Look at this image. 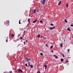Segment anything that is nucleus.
Returning <instances> with one entry per match:
<instances>
[{"label": "nucleus", "instance_id": "1", "mask_svg": "<svg viewBox=\"0 0 73 73\" xmlns=\"http://www.w3.org/2000/svg\"><path fill=\"white\" fill-rule=\"evenodd\" d=\"M5 25H8V24H9V21H6L5 23Z\"/></svg>", "mask_w": 73, "mask_h": 73}, {"label": "nucleus", "instance_id": "2", "mask_svg": "<svg viewBox=\"0 0 73 73\" xmlns=\"http://www.w3.org/2000/svg\"><path fill=\"white\" fill-rule=\"evenodd\" d=\"M18 70L19 73L20 72H21L22 73H23V72L22 70L20 69V68H19V69H18Z\"/></svg>", "mask_w": 73, "mask_h": 73}, {"label": "nucleus", "instance_id": "3", "mask_svg": "<svg viewBox=\"0 0 73 73\" xmlns=\"http://www.w3.org/2000/svg\"><path fill=\"white\" fill-rule=\"evenodd\" d=\"M45 0H43V1H42V3L43 5H44L45 4Z\"/></svg>", "mask_w": 73, "mask_h": 73}, {"label": "nucleus", "instance_id": "4", "mask_svg": "<svg viewBox=\"0 0 73 73\" xmlns=\"http://www.w3.org/2000/svg\"><path fill=\"white\" fill-rule=\"evenodd\" d=\"M25 59H26L27 60V61H30L31 59L29 58H25Z\"/></svg>", "mask_w": 73, "mask_h": 73}, {"label": "nucleus", "instance_id": "5", "mask_svg": "<svg viewBox=\"0 0 73 73\" xmlns=\"http://www.w3.org/2000/svg\"><path fill=\"white\" fill-rule=\"evenodd\" d=\"M44 67L45 68V69H46V68H47V65H44Z\"/></svg>", "mask_w": 73, "mask_h": 73}, {"label": "nucleus", "instance_id": "6", "mask_svg": "<svg viewBox=\"0 0 73 73\" xmlns=\"http://www.w3.org/2000/svg\"><path fill=\"white\" fill-rule=\"evenodd\" d=\"M54 57L56 58H58V57L57 56H56L55 55H54Z\"/></svg>", "mask_w": 73, "mask_h": 73}, {"label": "nucleus", "instance_id": "7", "mask_svg": "<svg viewBox=\"0 0 73 73\" xmlns=\"http://www.w3.org/2000/svg\"><path fill=\"white\" fill-rule=\"evenodd\" d=\"M67 31H71V30H70V29L69 28H68L67 29Z\"/></svg>", "mask_w": 73, "mask_h": 73}, {"label": "nucleus", "instance_id": "8", "mask_svg": "<svg viewBox=\"0 0 73 73\" xmlns=\"http://www.w3.org/2000/svg\"><path fill=\"white\" fill-rule=\"evenodd\" d=\"M68 5H69L68 3H67L66 6V8H68Z\"/></svg>", "mask_w": 73, "mask_h": 73}, {"label": "nucleus", "instance_id": "9", "mask_svg": "<svg viewBox=\"0 0 73 73\" xmlns=\"http://www.w3.org/2000/svg\"><path fill=\"white\" fill-rule=\"evenodd\" d=\"M30 66L31 68H33V65H30Z\"/></svg>", "mask_w": 73, "mask_h": 73}, {"label": "nucleus", "instance_id": "10", "mask_svg": "<svg viewBox=\"0 0 73 73\" xmlns=\"http://www.w3.org/2000/svg\"><path fill=\"white\" fill-rule=\"evenodd\" d=\"M48 28H49V29H50L51 30L53 29V27H48Z\"/></svg>", "mask_w": 73, "mask_h": 73}, {"label": "nucleus", "instance_id": "11", "mask_svg": "<svg viewBox=\"0 0 73 73\" xmlns=\"http://www.w3.org/2000/svg\"><path fill=\"white\" fill-rule=\"evenodd\" d=\"M37 37H38V38H40V35L39 34L37 36Z\"/></svg>", "mask_w": 73, "mask_h": 73}, {"label": "nucleus", "instance_id": "12", "mask_svg": "<svg viewBox=\"0 0 73 73\" xmlns=\"http://www.w3.org/2000/svg\"><path fill=\"white\" fill-rule=\"evenodd\" d=\"M61 1H60L59 3H58V5H60V4H61Z\"/></svg>", "mask_w": 73, "mask_h": 73}, {"label": "nucleus", "instance_id": "13", "mask_svg": "<svg viewBox=\"0 0 73 73\" xmlns=\"http://www.w3.org/2000/svg\"><path fill=\"white\" fill-rule=\"evenodd\" d=\"M53 45H51V47H50V49H52L53 48Z\"/></svg>", "mask_w": 73, "mask_h": 73}, {"label": "nucleus", "instance_id": "14", "mask_svg": "<svg viewBox=\"0 0 73 73\" xmlns=\"http://www.w3.org/2000/svg\"><path fill=\"white\" fill-rule=\"evenodd\" d=\"M36 20H35V21H33V23H36Z\"/></svg>", "mask_w": 73, "mask_h": 73}, {"label": "nucleus", "instance_id": "15", "mask_svg": "<svg viewBox=\"0 0 73 73\" xmlns=\"http://www.w3.org/2000/svg\"><path fill=\"white\" fill-rule=\"evenodd\" d=\"M36 10H35V9H34V13H35V12H36Z\"/></svg>", "mask_w": 73, "mask_h": 73}, {"label": "nucleus", "instance_id": "16", "mask_svg": "<svg viewBox=\"0 0 73 73\" xmlns=\"http://www.w3.org/2000/svg\"><path fill=\"white\" fill-rule=\"evenodd\" d=\"M28 22L29 23H30V19H28Z\"/></svg>", "mask_w": 73, "mask_h": 73}, {"label": "nucleus", "instance_id": "17", "mask_svg": "<svg viewBox=\"0 0 73 73\" xmlns=\"http://www.w3.org/2000/svg\"><path fill=\"white\" fill-rule=\"evenodd\" d=\"M65 22V23H68V21H66V19H65L64 20Z\"/></svg>", "mask_w": 73, "mask_h": 73}, {"label": "nucleus", "instance_id": "18", "mask_svg": "<svg viewBox=\"0 0 73 73\" xmlns=\"http://www.w3.org/2000/svg\"><path fill=\"white\" fill-rule=\"evenodd\" d=\"M21 21V20H19V24H21V22H20Z\"/></svg>", "mask_w": 73, "mask_h": 73}, {"label": "nucleus", "instance_id": "19", "mask_svg": "<svg viewBox=\"0 0 73 73\" xmlns=\"http://www.w3.org/2000/svg\"><path fill=\"white\" fill-rule=\"evenodd\" d=\"M40 23H42H42H43V22H42V21L41 20L40 21Z\"/></svg>", "mask_w": 73, "mask_h": 73}, {"label": "nucleus", "instance_id": "20", "mask_svg": "<svg viewBox=\"0 0 73 73\" xmlns=\"http://www.w3.org/2000/svg\"><path fill=\"white\" fill-rule=\"evenodd\" d=\"M60 47H62V44L61 43L60 44Z\"/></svg>", "mask_w": 73, "mask_h": 73}, {"label": "nucleus", "instance_id": "21", "mask_svg": "<svg viewBox=\"0 0 73 73\" xmlns=\"http://www.w3.org/2000/svg\"><path fill=\"white\" fill-rule=\"evenodd\" d=\"M28 66H30V62H28Z\"/></svg>", "mask_w": 73, "mask_h": 73}, {"label": "nucleus", "instance_id": "22", "mask_svg": "<svg viewBox=\"0 0 73 73\" xmlns=\"http://www.w3.org/2000/svg\"><path fill=\"white\" fill-rule=\"evenodd\" d=\"M50 25L52 26H53V25H53V24H52V23H51L50 24Z\"/></svg>", "mask_w": 73, "mask_h": 73}, {"label": "nucleus", "instance_id": "23", "mask_svg": "<svg viewBox=\"0 0 73 73\" xmlns=\"http://www.w3.org/2000/svg\"><path fill=\"white\" fill-rule=\"evenodd\" d=\"M40 54L41 56H42L43 55V54L42 53H41Z\"/></svg>", "mask_w": 73, "mask_h": 73}, {"label": "nucleus", "instance_id": "24", "mask_svg": "<svg viewBox=\"0 0 73 73\" xmlns=\"http://www.w3.org/2000/svg\"><path fill=\"white\" fill-rule=\"evenodd\" d=\"M61 61H64V59H61Z\"/></svg>", "mask_w": 73, "mask_h": 73}, {"label": "nucleus", "instance_id": "25", "mask_svg": "<svg viewBox=\"0 0 73 73\" xmlns=\"http://www.w3.org/2000/svg\"><path fill=\"white\" fill-rule=\"evenodd\" d=\"M20 38H21V40H23V37H22L21 36Z\"/></svg>", "mask_w": 73, "mask_h": 73}, {"label": "nucleus", "instance_id": "26", "mask_svg": "<svg viewBox=\"0 0 73 73\" xmlns=\"http://www.w3.org/2000/svg\"><path fill=\"white\" fill-rule=\"evenodd\" d=\"M13 36H14V35H13V34H12L11 36L12 37H13Z\"/></svg>", "mask_w": 73, "mask_h": 73}, {"label": "nucleus", "instance_id": "27", "mask_svg": "<svg viewBox=\"0 0 73 73\" xmlns=\"http://www.w3.org/2000/svg\"><path fill=\"white\" fill-rule=\"evenodd\" d=\"M25 66H26L27 67H28V65H27V64L26 63L25 64Z\"/></svg>", "mask_w": 73, "mask_h": 73}, {"label": "nucleus", "instance_id": "28", "mask_svg": "<svg viewBox=\"0 0 73 73\" xmlns=\"http://www.w3.org/2000/svg\"><path fill=\"white\" fill-rule=\"evenodd\" d=\"M6 41L7 42H8V39H6Z\"/></svg>", "mask_w": 73, "mask_h": 73}, {"label": "nucleus", "instance_id": "29", "mask_svg": "<svg viewBox=\"0 0 73 73\" xmlns=\"http://www.w3.org/2000/svg\"><path fill=\"white\" fill-rule=\"evenodd\" d=\"M46 46H47V47H48V46H49L48 45V44H46L45 45Z\"/></svg>", "mask_w": 73, "mask_h": 73}, {"label": "nucleus", "instance_id": "30", "mask_svg": "<svg viewBox=\"0 0 73 73\" xmlns=\"http://www.w3.org/2000/svg\"><path fill=\"white\" fill-rule=\"evenodd\" d=\"M68 52H69V51H70V49H68Z\"/></svg>", "mask_w": 73, "mask_h": 73}, {"label": "nucleus", "instance_id": "31", "mask_svg": "<svg viewBox=\"0 0 73 73\" xmlns=\"http://www.w3.org/2000/svg\"><path fill=\"white\" fill-rule=\"evenodd\" d=\"M36 73H40V71H38V72H37Z\"/></svg>", "mask_w": 73, "mask_h": 73}, {"label": "nucleus", "instance_id": "32", "mask_svg": "<svg viewBox=\"0 0 73 73\" xmlns=\"http://www.w3.org/2000/svg\"><path fill=\"white\" fill-rule=\"evenodd\" d=\"M53 29H54V28H55V27L53 26V27H52Z\"/></svg>", "mask_w": 73, "mask_h": 73}, {"label": "nucleus", "instance_id": "33", "mask_svg": "<svg viewBox=\"0 0 73 73\" xmlns=\"http://www.w3.org/2000/svg\"><path fill=\"white\" fill-rule=\"evenodd\" d=\"M70 26L71 27H73V25H70Z\"/></svg>", "mask_w": 73, "mask_h": 73}, {"label": "nucleus", "instance_id": "34", "mask_svg": "<svg viewBox=\"0 0 73 73\" xmlns=\"http://www.w3.org/2000/svg\"><path fill=\"white\" fill-rule=\"evenodd\" d=\"M69 62V61H68V60H67V61H66V63L67 62Z\"/></svg>", "mask_w": 73, "mask_h": 73}, {"label": "nucleus", "instance_id": "35", "mask_svg": "<svg viewBox=\"0 0 73 73\" xmlns=\"http://www.w3.org/2000/svg\"><path fill=\"white\" fill-rule=\"evenodd\" d=\"M44 39H46V38L45 37H43Z\"/></svg>", "mask_w": 73, "mask_h": 73}, {"label": "nucleus", "instance_id": "36", "mask_svg": "<svg viewBox=\"0 0 73 73\" xmlns=\"http://www.w3.org/2000/svg\"><path fill=\"white\" fill-rule=\"evenodd\" d=\"M62 55L63 56V57H65V56H64V54H62Z\"/></svg>", "mask_w": 73, "mask_h": 73}, {"label": "nucleus", "instance_id": "37", "mask_svg": "<svg viewBox=\"0 0 73 73\" xmlns=\"http://www.w3.org/2000/svg\"><path fill=\"white\" fill-rule=\"evenodd\" d=\"M24 45H25V42H24Z\"/></svg>", "mask_w": 73, "mask_h": 73}, {"label": "nucleus", "instance_id": "38", "mask_svg": "<svg viewBox=\"0 0 73 73\" xmlns=\"http://www.w3.org/2000/svg\"><path fill=\"white\" fill-rule=\"evenodd\" d=\"M25 41H26V42H28V40H26Z\"/></svg>", "mask_w": 73, "mask_h": 73}, {"label": "nucleus", "instance_id": "39", "mask_svg": "<svg viewBox=\"0 0 73 73\" xmlns=\"http://www.w3.org/2000/svg\"><path fill=\"white\" fill-rule=\"evenodd\" d=\"M52 53H53V51L52 50Z\"/></svg>", "mask_w": 73, "mask_h": 73}, {"label": "nucleus", "instance_id": "40", "mask_svg": "<svg viewBox=\"0 0 73 73\" xmlns=\"http://www.w3.org/2000/svg\"><path fill=\"white\" fill-rule=\"evenodd\" d=\"M12 71H11L10 72V73H12Z\"/></svg>", "mask_w": 73, "mask_h": 73}, {"label": "nucleus", "instance_id": "41", "mask_svg": "<svg viewBox=\"0 0 73 73\" xmlns=\"http://www.w3.org/2000/svg\"><path fill=\"white\" fill-rule=\"evenodd\" d=\"M41 37H42V36H41L40 37V38H41Z\"/></svg>", "mask_w": 73, "mask_h": 73}, {"label": "nucleus", "instance_id": "42", "mask_svg": "<svg viewBox=\"0 0 73 73\" xmlns=\"http://www.w3.org/2000/svg\"><path fill=\"white\" fill-rule=\"evenodd\" d=\"M38 11H37V12H38Z\"/></svg>", "mask_w": 73, "mask_h": 73}, {"label": "nucleus", "instance_id": "43", "mask_svg": "<svg viewBox=\"0 0 73 73\" xmlns=\"http://www.w3.org/2000/svg\"><path fill=\"white\" fill-rule=\"evenodd\" d=\"M72 38H73V36H72Z\"/></svg>", "mask_w": 73, "mask_h": 73}]
</instances>
